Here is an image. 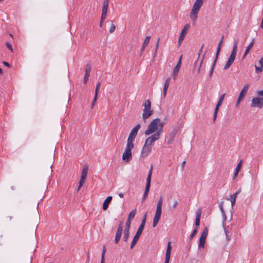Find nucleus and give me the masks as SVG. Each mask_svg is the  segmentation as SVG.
<instances>
[{
  "label": "nucleus",
  "mask_w": 263,
  "mask_h": 263,
  "mask_svg": "<svg viewBox=\"0 0 263 263\" xmlns=\"http://www.w3.org/2000/svg\"><path fill=\"white\" fill-rule=\"evenodd\" d=\"M164 124V123L161 122V120L159 118H156L149 124L147 129L144 132V134L145 135H149L159 130V129L162 130Z\"/></svg>",
  "instance_id": "nucleus-1"
},
{
  "label": "nucleus",
  "mask_w": 263,
  "mask_h": 263,
  "mask_svg": "<svg viewBox=\"0 0 263 263\" xmlns=\"http://www.w3.org/2000/svg\"><path fill=\"white\" fill-rule=\"evenodd\" d=\"M203 5V0H196L190 14V18L195 23L198 17V12Z\"/></svg>",
  "instance_id": "nucleus-2"
},
{
  "label": "nucleus",
  "mask_w": 263,
  "mask_h": 263,
  "mask_svg": "<svg viewBox=\"0 0 263 263\" xmlns=\"http://www.w3.org/2000/svg\"><path fill=\"white\" fill-rule=\"evenodd\" d=\"M162 202H163V197L162 196H160L159 198V199L158 200V202L157 203V208H156V211L154 216V218L153 219V227L155 228L160 219L161 215L162 213Z\"/></svg>",
  "instance_id": "nucleus-3"
},
{
  "label": "nucleus",
  "mask_w": 263,
  "mask_h": 263,
  "mask_svg": "<svg viewBox=\"0 0 263 263\" xmlns=\"http://www.w3.org/2000/svg\"><path fill=\"white\" fill-rule=\"evenodd\" d=\"M238 43V40L235 41L233 45V49L231 51V53L228 59V61L227 62L223 67V69H228L234 62L237 54Z\"/></svg>",
  "instance_id": "nucleus-4"
},
{
  "label": "nucleus",
  "mask_w": 263,
  "mask_h": 263,
  "mask_svg": "<svg viewBox=\"0 0 263 263\" xmlns=\"http://www.w3.org/2000/svg\"><path fill=\"white\" fill-rule=\"evenodd\" d=\"M134 143L127 142L126 148L122 155V160L123 161L128 162L132 160V149L134 148Z\"/></svg>",
  "instance_id": "nucleus-5"
},
{
  "label": "nucleus",
  "mask_w": 263,
  "mask_h": 263,
  "mask_svg": "<svg viewBox=\"0 0 263 263\" xmlns=\"http://www.w3.org/2000/svg\"><path fill=\"white\" fill-rule=\"evenodd\" d=\"M141 127L140 124H137L130 131L127 142L133 143L136 137L138 132Z\"/></svg>",
  "instance_id": "nucleus-6"
},
{
  "label": "nucleus",
  "mask_w": 263,
  "mask_h": 263,
  "mask_svg": "<svg viewBox=\"0 0 263 263\" xmlns=\"http://www.w3.org/2000/svg\"><path fill=\"white\" fill-rule=\"evenodd\" d=\"M249 87H250V85L249 84H246L243 88L242 89V90H241L240 93H239V97L237 99V102H236V106H239V104L240 102V101L244 99V98L245 97L246 95V93L249 88Z\"/></svg>",
  "instance_id": "nucleus-7"
},
{
  "label": "nucleus",
  "mask_w": 263,
  "mask_h": 263,
  "mask_svg": "<svg viewBox=\"0 0 263 263\" xmlns=\"http://www.w3.org/2000/svg\"><path fill=\"white\" fill-rule=\"evenodd\" d=\"M208 232H209V230H208V228L205 227L203 229V230L202 232L201 235L199 238V245H198L199 248H204L205 239H206V237L208 234Z\"/></svg>",
  "instance_id": "nucleus-8"
},
{
  "label": "nucleus",
  "mask_w": 263,
  "mask_h": 263,
  "mask_svg": "<svg viewBox=\"0 0 263 263\" xmlns=\"http://www.w3.org/2000/svg\"><path fill=\"white\" fill-rule=\"evenodd\" d=\"M251 107L261 108L263 107V99L260 97H254L251 102Z\"/></svg>",
  "instance_id": "nucleus-9"
},
{
  "label": "nucleus",
  "mask_w": 263,
  "mask_h": 263,
  "mask_svg": "<svg viewBox=\"0 0 263 263\" xmlns=\"http://www.w3.org/2000/svg\"><path fill=\"white\" fill-rule=\"evenodd\" d=\"M190 25L189 24H186L184 25L183 29L181 30V33L178 41V46H180L184 39L185 35L187 33V30L190 28Z\"/></svg>",
  "instance_id": "nucleus-10"
},
{
  "label": "nucleus",
  "mask_w": 263,
  "mask_h": 263,
  "mask_svg": "<svg viewBox=\"0 0 263 263\" xmlns=\"http://www.w3.org/2000/svg\"><path fill=\"white\" fill-rule=\"evenodd\" d=\"M123 231V222H120V224L117 228L116 234L115 238V243L117 244L119 243V240L121 237L122 233Z\"/></svg>",
  "instance_id": "nucleus-11"
},
{
  "label": "nucleus",
  "mask_w": 263,
  "mask_h": 263,
  "mask_svg": "<svg viewBox=\"0 0 263 263\" xmlns=\"http://www.w3.org/2000/svg\"><path fill=\"white\" fill-rule=\"evenodd\" d=\"M225 95H226V94L223 93L220 96V97L218 100V101L216 105L215 110H214V115H213V122H215V121L216 119L217 112L218 111L220 106L221 105V104L223 101Z\"/></svg>",
  "instance_id": "nucleus-12"
},
{
  "label": "nucleus",
  "mask_w": 263,
  "mask_h": 263,
  "mask_svg": "<svg viewBox=\"0 0 263 263\" xmlns=\"http://www.w3.org/2000/svg\"><path fill=\"white\" fill-rule=\"evenodd\" d=\"M109 0H104L102 7V12L101 14V22L104 21L106 18L107 12L108 7Z\"/></svg>",
  "instance_id": "nucleus-13"
},
{
  "label": "nucleus",
  "mask_w": 263,
  "mask_h": 263,
  "mask_svg": "<svg viewBox=\"0 0 263 263\" xmlns=\"http://www.w3.org/2000/svg\"><path fill=\"white\" fill-rule=\"evenodd\" d=\"M152 151V146L144 143L141 152V157L145 158L147 157Z\"/></svg>",
  "instance_id": "nucleus-14"
},
{
  "label": "nucleus",
  "mask_w": 263,
  "mask_h": 263,
  "mask_svg": "<svg viewBox=\"0 0 263 263\" xmlns=\"http://www.w3.org/2000/svg\"><path fill=\"white\" fill-rule=\"evenodd\" d=\"M143 230L138 228V230L134 237L133 241H132L130 245V249H133L134 247L135 246L137 241H138L142 233Z\"/></svg>",
  "instance_id": "nucleus-15"
},
{
  "label": "nucleus",
  "mask_w": 263,
  "mask_h": 263,
  "mask_svg": "<svg viewBox=\"0 0 263 263\" xmlns=\"http://www.w3.org/2000/svg\"><path fill=\"white\" fill-rule=\"evenodd\" d=\"M91 65L89 64H87L85 66V74H84V83L86 84L88 80V78L90 75V72L91 71Z\"/></svg>",
  "instance_id": "nucleus-16"
},
{
  "label": "nucleus",
  "mask_w": 263,
  "mask_h": 263,
  "mask_svg": "<svg viewBox=\"0 0 263 263\" xmlns=\"http://www.w3.org/2000/svg\"><path fill=\"white\" fill-rule=\"evenodd\" d=\"M172 251V246L171 242H168L167 243L166 254H165V259L164 263H169V261L171 257V253Z\"/></svg>",
  "instance_id": "nucleus-17"
},
{
  "label": "nucleus",
  "mask_w": 263,
  "mask_h": 263,
  "mask_svg": "<svg viewBox=\"0 0 263 263\" xmlns=\"http://www.w3.org/2000/svg\"><path fill=\"white\" fill-rule=\"evenodd\" d=\"M153 114V110L151 109H143V112L142 114V118L144 123H146V120L149 117H151Z\"/></svg>",
  "instance_id": "nucleus-18"
},
{
  "label": "nucleus",
  "mask_w": 263,
  "mask_h": 263,
  "mask_svg": "<svg viewBox=\"0 0 263 263\" xmlns=\"http://www.w3.org/2000/svg\"><path fill=\"white\" fill-rule=\"evenodd\" d=\"M177 133V129L176 128H174L172 132L169 134L168 137V139L167 141V143L170 144L172 143L174 139V138Z\"/></svg>",
  "instance_id": "nucleus-19"
},
{
  "label": "nucleus",
  "mask_w": 263,
  "mask_h": 263,
  "mask_svg": "<svg viewBox=\"0 0 263 263\" xmlns=\"http://www.w3.org/2000/svg\"><path fill=\"white\" fill-rule=\"evenodd\" d=\"M112 199V197L111 196H108L105 199V200L104 201V202L103 203L102 208H103V210H106L108 209L109 204L111 202Z\"/></svg>",
  "instance_id": "nucleus-20"
},
{
  "label": "nucleus",
  "mask_w": 263,
  "mask_h": 263,
  "mask_svg": "<svg viewBox=\"0 0 263 263\" xmlns=\"http://www.w3.org/2000/svg\"><path fill=\"white\" fill-rule=\"evenodd\" d=\"M259 67L255 65V72L256 73L261 72L263 71V58H261L258 61Z\"/></svg>",
  "instance_id": "nucleus-21"
},
{
  "label": "nucleus",
  "mask_w": 263,
  "mask_h": 263,
  "mask_svg": "<svg viewBox=\"0 0 263 263\" xmlns=\"http://www.w3.org/2000/svg\"><path fill=\"white\" fill-rule=\"evenodd\" d=\"M162 133V130L161 129H159V130L155 132L151 136L152 137L154 140L156 141L160 139L161 134Z\"/></svg>",
  "instance_id": "nucleus-22"
},
{
  "label": "nucleus",
  "mask_w": 263,
  "mask_h": 263,
  "mask_svg": "<svg viewBox=\"0 0 263 263\" xmlns=\"http://www.w3.org/2000/svg\"><path fill=\"white\" fill-rule=\"evenodd\" d=\"M180 67L176 65L173 69V77L174 80L176 79V77L178 76Z\"/></svg>",
  "instance_id": "nucleus-23"
},
{
  "label": "nucleus",
  "mask_w": 263,
  "mask_h": 263,
  "mask_svg": "<svg viewBox=\"0 0 263 263\" xmlns=\"http://www.w3.org/2000/svg\"><path fill=\"white\" fill-rule=\"evenodd\" d=\"M155 142V141L154 140V139L152 137H151V136H149L146 139L145 141V143L152 146L154 144Z\"/></svg>",
  "instance_id": "nucleus-24"
},
{
  "label": "nucleus",
  "mask_w": 263,
  "mask_h": 263,
  "mask_svg": "<svg viewBox=\"0 0 263 263\" xmlns=\"http://www.w3.org/2000/svg\"><path fill=\"white\" fill-rule=\"evenodd\" d=\"M101 87V82H98L97 84L96 89H95V101L97 100L98 94L99 90V89Z\"/></svg>",
  "instance_id": "nucleus-25"
},
{
  "label": "nucleus",
  "mask_w": 263,
  "mask_h": 263,
  "mask_svg": "<svg viewBox=\"0 0 263 263\" xmlns=\"http://www.w3.org/2000/svg\"><path fill=\"white\" fill-rule=\"evenodd\" d=\"M129 236V230H124L123 235V240L126 242Z\"/></svg>",
  "instance_id": "nucleus-26"
},
{
  "label": "nucleus",
  "mask_w": 263,
  "mask_h": 263,
  "mask_svg": "<svg viewBox=\"0 0 263 263\" xmlns=\"http://www.w3.org/2000/svg\"><path fill=\"white\" fill-rule=\"evenodd\" d=\"M137 213V210L136 209H135L133 210L129 214L128 216L127 219L132 220L135 216L136 214Z\"/></svg>",
  "instance_id": "nucleus-27"
},
{
  "label": "nucleus",
  "mask_w": 263,
  "mask_h": 263,
  "mask_svg": "<svg viewBox=\"0 0 263 263\" xmlns=\"http://www.w3.org/2000/svg\"><path fill=\"white\" fill-rule=\"evenodd\" d=\"M143 106L144 107V109H151V102L149 100H147L145 101L143 104Z\"/></svg>",
  "instance_id": "nucleus-28"
},
{
  "label": "nucleus",
  "mask_w": 263,
  "mask_h": 263,
  "mask_svg": "<svg viewBox=\"0 0 263 263\" xmlns=\"http://www.w3.org/2000/svg\"><path fill=\"white\" fill-rule=\"evenodd\" d=\"M236 197L237 196H236V194H233L230 196L231 206L232 209H233V207L235 205Z\"/></svg>",
  "instance_id": "nucleus-29"
},
{
  "label": "nucleus",
  "mask_w": 263,
  "mask_h": 263,
  "mask_svg": "<svg viewBox=\"0 0 263 263\" xmlns=\"http://www.w3.org/2000/svg\"><path fill=\"white\" fill-rule=\"evenodd\" d=\"M254 43V40H253L252 41V42L250 43V44L248 46V47H247L246 51H245L246 54H248L250 52V50L251 49V48H252V47L253 46Z\"/></svg>",
  "instance_id": "nucleus-30"
},
{
  "label": "nucleus",
  "mask_w": 263,
  "mask_h": 263,
  "mask_svg": "<svg viewBox=\"0 0 263 263\" xmlns=\"http://www.w3.org/2000/svg\"><path fill=\"white\" fill-rule=\"evenodd\" d=\"M220 50H221V47H219V46H218L217 49V51H216V54L215 58V60L214 61L215 63H216V62L217 61V59L218 58V56H219V54Z\"/></svg>",
  "instance_id": "nucleus-31"
},
{
  "label": "nucleus",
  "mask_w": 263,
  "mask_h": 263,
  "mask_svg": "<svg viewBox=\"0 0 263 263\" xmlns=\"http://www.w3.org/2000/svg\"><path fill=\"white\" fill-rule=\"evenodd\" d=\"M150 38H151L150 36H147L145 37V40L144 41V42L143 43V45L144 46V47H147L148 46Z\"/></svg>",
  "instance_id": "nucleus-32"
},
{
  "label": "nucleus",
  "mask_w": 263,
  "mask_h": 263,
  "mask_svg": "<svg viewBox=\"0 0 263 263\" xmlns=\"http://www.w3.org/2000/svg\"><path fill=\"white\" fill-rule=\"evenodd\" d=\"M131 220L127 219L125 223L124 230H129L130 228Z\"/></svg>",
  "instance_id": "nucleus-33"
},
{
  "label": "nucleus",
  "mask_w": 263,
  "mask_h": 263,
  "mask_svg": "<svg viewBox=\"0 0 263 263\" xmlns=\"http://www.w3.org/2000/svg\"><path fill=\"white\" fill-rule=\"evenodd\" d=\"M151 179H146V185H145V190H146V191H149L150 187H151Z\"/></svg>",
  "instance_id": "nucleus-34"
},
{
  "label": "nucleus",
  "mask_w": 263,
  "mask_h": 263,
  "mask_svg": "<svg viewBox=\"0 0 263 263\" xmlns=\"http://www.w3.org/2000/svg\"><path fill=\"white\" fill-rule=\"evenodd\" d=\"M223 229L226 234V239L228 241L231 239V235H229V232L226 229V227H224Z\"/></svg>",
  "instance_id": "nucleus-35"
},
{
  "label": "nucleus",
  "mask_w": 263,
  "mask_h": 263,
  "mask_svg": "<svg viewBox=\"0 0 263 263\" xmlns=\"http://www.w3.org/2000/svg\"><path fill=\"white\" fill-rule=\"evenodd\" d=\"M88 170V167L87 166H85L82 170L81 175L87 177Z\"/></svg>",
  "instance_id": "nucleus-36"
},
{
  "label": "nucleus",
  "mask_w": 263,
  "mask_h": 263,
  "mask_svg": "<svg viewBox=\"0 0 263 263\" xmlns=\"http://www.w3.org/2000/svg\"><path fill=\"white\" fill-rule=\"evenodd\" d=\"M222 218H223L222 227L223 228H224V227H226V221L227 220V215H226L225 212H223L222 213Z\"/></svg>",
  "instance_id": "nucleus-37"
},
{
  "label": "nucleus",
  "mask_w": 263,
  "mask_h": 263,
  "mask_svg": "<svg viewBox=\"0 0 263 263\" xmlns=\"http://www.w3.org/2000/svg\"><path fill=\"white\" fill-rule=\"evenodd\" d=\"M170 81H171V78L170 77H168V78H167L166 79L165 83H164V88H168L169 85H170Z\"/></svg>",
  "instance_id": "nucleus-38"
},
{
  "label": "nucleus",
  "mask_w": 263,
  "mask_h": 263,
  "mask_svg": "<svg viewBox=\"0 0 263 263\" xmlns=\"http://www.w3.org/2000/svg\"><path fill=\"white\" fill-rule=\"evenodd\" d=\"M197 232H198V230H196V229H194V230L193 231L192 234H191V235L189 237L190 240H191L193 239V238L196 235Z\"/></svg>",
  "instance_id": "nucleus-39"
},
{
  "label": "nucleus",
  "mask_w": 263,
  "mask_h": 263,
  "mask_svg": "<svg viewBox=\"0 0 263 263\" xmlns=\"http://www.w3.org/2000/svg\"><path fill=\"white\" fill-rule=\"evenodd\" d=\"M105 253H106V248H105V246H104L103 247V250H102V252L101 261H104V259H105L104 256H105Z\"/></svg>",
  "instance_id": "nucleus-40"
},
{
  "label": "nucleus",
  "mask_w": 263,
  "mask_h": 263,
  "mask_svg": "<svg viewBox=\"0 0 263 263\" xmlns=\"http://www.w3.org/2000/svg\"><path fill=\"white\" fill-rule=\"evenodd\" d=\"M153 168V165H151L150 169L148 173L147 177L146 178L147 179H151Z\"/></svg>",
  "instance_id": "nucleus-41"
},
{
  "label": "nucleus",
  "mask_w": 263,
  "mask_h": 263,
  "mask_svg": "<svg viewBox=\"0 0 263 263\" xmlns=\"http://www.w3.org/2000/svg\"><path fill=\"white\" fill-rule=\"evenodd\" d=\"M115 29H116V26L115 25V24L113 23V22H112V23L111 24V26L109 28V32L110 33H112L115 31Z\"/></svg>",
  "instance_id": "nucleus-42"
},
{
  "label": "nucleus",
  "mask_w": 263,
  "mask_h": 263,
  "mask_svg": "<svg viewBox=\"0 0 263 263\" xmlns=\"http://www.w3.org/2000/svg\"><path fill=\"white\" fill-rule=\"evenodd\" d=\"M145 223L146 220L144 219H142L141 223L138 228L143 230L145 227Z\"/></svg>",
  "instance_id": "nucleus-43"
},
{
  "label": "nucleus",
  "mask_w": 263,
  "mask_h": 263,
  "mask_svg": "<svg viewBox=\"0 0 263 263\" xmlns=\"http://www.w3.org/2000/svg\"><path fill=\"white\" fill-rule=\"evenodd\" d=\"M201 211L200 210H198V211L196 212V220H200V217H201Z\"/></svg>",
  "instance_id": "nucleus-44"
},
{
  "label": "nucleus",
  "mask_w": 263,
  "mask_h": 263,
  "mask_svg": "<svg viewBox=\"0 0 263 263\" xmlns=\"http://www.w3.org/2000/svg\"><path fill=\"white\" fill-rule=\"evenodd\" d=\"M204 58V55H203L202 60L200 61L199 67H198V68L197 69V73H200V70H201V66H202V63L203 62Z\"/></svg>",
  "instance_id": "nucleus-45"
},
{
  "label": "nucleus",
  "mask_w": 263,
  "mask_h": 263,
  "mask_svg": "<svg viewBox=\"0 0 263 263\" xmlns=\"http://www.w3.org/2000/svg\"><path fill=\"white\" fill-rule=\"evenodd\" d=\"M85 181V180L80 179V181H79V185L78 189V191H79V190L81 189V187L83 186Z\"/></svg>",
  "instance_id": "nucleus-46"
},
{
  "label": "nucleus",
  "mask_w": 263,
  "mask_h": 263,
  "mask_svg": "<svg viewBox=\"0 0 263 263\" xmlns=\"http://www.w3.org/2000/svg\"><path fill=\"white\" fill-rule=\"evenodd\" d=\"M223 202L221 201L220 202V203L218 205L221 213H222L223 212H225L224 210L223 209Z\"/></svg>",
  "instance_id": "nucleus-47"
},
{
  "label": "nucleus",
  "mask_w": 263,
  "mask_h": 263,
  "mask_svg": "<svg viewBox=\"0 0 263 263\" xmlns=\"http://www.w3.org/2000/svg\"><path fill=\"white\" fill-rule=\"evenodd\" d=\"M242 162V161L240 160V161L237 164V167H236V169H235V171H236L237 172H239L240 167L241 166Z\"/></svg>",
  "instance_id": "nucleus-48"
},
{
  "label": "nucleus",
  "mask_w": 263,
  "mask_h": 263,
  "mask_svg": "<svg viewBox=\"0 0 263 263\" xmlns=\"http://www.w3.org/2000/svg\"><path fill=\"white\" fill-rule=\"evenodd\" d=\"M215 65H216V63H215V62H214L213 64V65H212V68L211 69L209 75V77H211V76H212V74L213 73L214 68Z\"/></svg>",
  "instance_id": "nucleus-49"
},
{
  "label": "nucleus",
  "mask_w": 263,
  "mask_h": 263,
  "mask_svg": "<svg viewBox=\"0 0 263 263\" xmlns=\"http://www.w3.org/2000/svg\"><path fill=\"white\" fill-rule=\"evenodd\" d=\"M148 192H149V191H147L146 190L144 191V194H143V196L142 197V202L143 201H144L145 200V199L146 198V197L148 195Z\"/></svg>",
  "instance_id": "nucleus-50"
},
{
  "label": "nucleus",
  "mask_w": 263,
  "mask_h": 263,
  "mask_svg": "<svg viewBox=\"0 0 263 263\" xmlns=\"http://www.w3.org/2000/svg\"><path fill=\"white\" fill-rule=\"evenodd\" d=\"M148 192H149V191H147L146 190L144 191V194H143V196L142 197V202L143 201H144L145 200V199L146 198V197L148 195Z\"/></svg>",
  "instance_id": "nucleus-51"
},
{
  "label": "nucleus",
  "mask_w": 263,
  "mask_h": 263,
  "mask_svg": "<svg viewBox=\"0 0 263 263\" xmlns=\"http://www.w3.org/2000/svg\"><path fill=\"white\" fill-rule=\"evenodd\" d=\"M199 225H200V220L195 219V228L194 229H196V230H198Z\"/></svg>",
  "instance_id": "nucleus-52"
},
{
  "label": "nucleus",
  "mask_w": 263,
  "mask_h": 263,
  "mask_svg": "<svg viewBox=\"0 0 263 263\" xmlns=\"http://www.w3.org/2000/svg\"><path fill=\"white\" fill-rule=\"evenodd\" d=\"M6 46H7V47L10 50H11V51H13V48L11 46V45L9 43V42H6Z\"/></svg>",
  "instance_id": "nucleus-53"
},
{
  "label": "nucleus",
  "mask_w": 263,
  "mask_h": 263,
  "mask_svg": "<svg viewBox=\"0 0 263 263\" xmlns=\"http://www.w3.org/2000/svg\"><path fill=\"white\" fill-rule=\"evenodd\" d=\"M182 55H181L179 59V60L176 64V65L180 67H181V62H182Z\"/></svg>",
  "instance_id": "nucleus-54"
},
{
  "label": "nucleus",
  "mask_w": 263,
  "mask_h": 263,
  "mask_svg": "<svg viewBox=\"0 0 263 263\" xmlns=\"http://www.w3.org/2000/svg\"><path fill=\"white\" fill-rule=\"evenodd\" d=\"M257 95L258 96H261V98L263 99V89L262 90H260L257 92Z\"/></svg>",
  "instance_id": "nucleus-55"
},
{
  "label": "nucleus",
  "mask_w": 263,
  "mask_h": 263,
  "mask_svg": "<svg viewBox=\"0 0 263 263\" xmlns=\"http://www.w3.org/2000/svg\"><path fill=\"white\" fill-rule=\"evenodd\" d=\"M159 41H160V38H158V40H157V44H156V48H155V54L157 52V51L158 49V47H159Z\"/></svg>",
  "instance_id": "nucleus-56"
},
{
  "label": "nucleus",
  "mask_w": 263,
  "mask_h": 263,
  "mask_svg": "<svg viewBox=\"0 0 263 263\" xmlns=\"http://www.w3.org/2000/svg\"><path fill=\"white\" fill-rule=\"evenodd\" d=\"M167 88H164L163 87V96L165 97L166 95V93H167Z\"/></svg>",
  "instance_id": "nucleus-57"
},
{
  "label": "nucleus",
  "mask_w": 263,
  "mask_h": 263,
  "mask_svg": "<svg viewBox=\"0 0 263 263\" xmlns=\"http://www.w3.org/2000/svg\"><path fill=\"white\" fill-rule=\"evenodd\" d=\"M178 204V201L175 200V201H174V204H173V206H172V208H173V209H175V208H176V207L177 206V205Z\"/></svg>",
  "instance_id": "nucleus-58"
},
{
  "label": "nucleus",
  "mask_w": 263,
  "mask_h": 263,
  "mask_svg": "<svg viewBox=\"0 0 263 263\" xmlns=\"http://www.w3.org/2000/svg\"><path fill=\"white\" fill-rule=\"evenodd\" d=\"M3 63L4 64V65L8 67H11V65L10 64L8 63L7 62H5V61H3Z\"/></svg>",
  "instance_id": "nucleus-59"
},
{
  "label": "nucleus",
  "mask_w": 263,
  "mask_h": 263,
  "mask_svg": "<svg viewBox=\"0 0 263 263\" xmlns=\"http://www.w3.org/2000/svg\"><path fill=\"white\" fill-rule=\"evenodd\" d=\"M238 173H239V172H237L236 171H235V173H234L233 177V180L236 177V176H237Z\"/></svg>",
  "instance_id": "nucleus-60"
},
{
  "label": "nucleus",
  "mask_w": 263,
  "mask_h": 263,
  "mask_svg": "<svg viewBox=\"0 0 263 263\" xmlns=\"http://www.w3.org/2000/svg\"><path fill=\"white\" fill-rule=\"evenodd\" d=\"M185 164V161H183L182 162V163H181L182 169H183Z\"/></svg>",
  "instance_id": "nucleus-61"
},
{
  "label": "nucleus",
  "mask_w": 263,
  "mask_h": 263,
  "mask_svg": "<svg viewBox=\"0 0 263 263\" xmlns=\"http://www.w3.org/2000/svg\"><path fill=\"white\" fill-rule=\"evenodd\" d=\"M241 191V189H239L235 193H234V194H236V196H237L239 194V193Z\"/></svg>",
  "instance_id": "nucleus-62"
},
{
  "label": "nucleus",
  "mask_w": 263,
  "mask_h": 263,
  "mask_svg": "<svg viewBox=\"0 0 263 263\" xmlns=\"http://www.w3.org/2000/svg\"><path fill=\"white\" fill-rule=\"evenodd\" d=\"M241 191V189H239L235 193H234V194H236V196H237L239 194V193Z\"/></svg>",
  "instance_id": "nucleus-63"
},
{
  "label": "nucleus",
  "mask_w": 263,
  "mask_h": 263,
  "mask_svg": "<svg viewBox=\"0 0 263 263\" xmlns=\"http://www.w3.org/2000/svg\"><path fill=\"white\" fill-rule=\"evenodd\" d=\"M260 27L261 29H263V17H262V20H261V24H260Z\"/></svg>",
  "instance_id": "nucleus-64"
}]
</instances>
